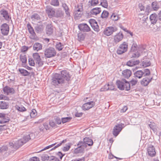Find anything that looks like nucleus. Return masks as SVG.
Masks as SVG:
<instances>
[{
  "mask_svg": "<svg viewBox=\"0 0 161 161\" xmlns=\"http://www.w3.org/2000/svg\"><path fill=\"white\" fill-rule=\"evenodd\" d=\"M3 90L4 94H6L7 95L9 94H13L15 93V91L13 88L8 86H6L4 87Z\"/></svg>",
  "mask_w": 161,
  "mask_h": 161,
  "instance_id": "obj_14",
  "label": "nucleus"
},
{
  "mask_svg": "<svg viewBox=\"0 0 161 161\" xmlns=\"http://www.w3.org/2000/svg\"><path fill=\"white\" fill-rule=\"evenodd\" d=\"M46 13L49 18L54 17L55 11V9L51 6H47L45 8Z\"/></svg>",
  "mask_w": 161,
  "mask_h": 161,
  "instance_id": "obj_7",
  "label": "nucleus"
},
{
  "mask_svg": "<svg viewBox=\"0 0 161 161\" xmlns=\"http://www.w3.org/2000/svg\"><path fill=\"white\" fill-rule=\"evenodd\" d=\"M46 32L47 34L49 36L52 35L53 32V28L51 24L47 25L46 27Z\"/></svg>",
  "mask_w": 161,
  "mask_h": 161,
  "instance_id": "obj_18",
  "label": "nucleus"
},
{
  "mask_svg": "<svg viewBox=\"0 0 161 161\" xmlns=\"http://www.w3.org/2000/svg\"><path fill=\"white\" fill-rule=\"evenodd\" d=\"M137 46L136 43L133 42L131 47L130 54L131 55V57L138 58L140 54L137 52Z\"/></svg>",
  "mask_w": 161,
  "mask_h": 161,
  "instance_id": "obj_5",
  "label": "nucleus"
},
{
  "mask_svg": "<svg viewBox=\"0 0 161 161\" xmlns=\"http://www.w3.org/2000/svg\"><path fill=\"white\" fill-rule=\"evenodd\" d=\"M8 149V147L6 146H3L0 147V153H3L7 151Z\"/></svg>",
  "mask_w": 161,
  "mask_h": 161,
  "instance_id": "obj_55",
  "label": "nucleus"
},
{
  "mask_svg": "<svg viewBox=\"0 0 161 161\" xmlns=\"http://www.w3.org/2000/svg\"><path fill=\"white\" fill-rule=\"evenodd\" d=\"M85 35L81 33H79L78 34V40L80 41H83L85 38Z\"/></svg>",
  "mask_w": 161,
  "mask_h": 161,
  "instance_id": "obj_44",
  "label": "nucleus"
},
{
  "mask_svg": "<svg viewBox=\"0 0 161 161\" xmlns=\"http://www.w3.org/2000/svg\"><path fill=\"white\" fill-rule=\"evenodd\" d=\"M52 84L56 86L58 84H62L64 83V79H63L60 74L56 73L54 75L52 78Z\"/></svg>",
  "mask_w": 161,
  "mask_h": 161,
  "instance_id": "obj_3",
  "label": "nucleus"
},
{
  "mask_svg": "<svg viewBox=\"0 0 161 161\" xmlns=\"http://www.w3.org/2000/svg\"><path fill=\"white\" fill-rule=\"evenodd\" d=\"M35 60L32 58H29L28 59V62L30 65L34 66L35 64Z\"/></svg>",
  "mask_w": 161,
  "mask_h": 161,
  "instance_id": "obj_52",
  "label": "nucleus"
},
{
  "mask_svg": "<svg viewBox=\"0 0 161 161\" xmlns=\"http://www.w3.org/2000/svg\"><path fill=\"white\" fill-rule=\"evenodd\" d=\"M36 63L39 67H42L44 64V61L41 59V58L36 61Z\"/></svg>",
  "mask_w": 161,
  "mask_h": 161,
  "instance_id": "obj_51",
  "label": "nucleus"
},
{
  "mask_svg": "<svg viewBox=\"0 0 161 161\" xmlns=\"http://www.w3.org/2000/svg\"><path fill=\"white\" fill-rule=\"evenodd\" d=\"M42 45L38 42H36L35 43L33 46V49L34 51H38L42 49Z\"/></svg>",
  "mask_w": 161,
  "mask_h": 161,
  "instance_id": "obj_23",
  "label": "nucleus"
},
{
  "mask_svg": "<svg viewBox=\"0 0 161 161\" xmlns=\"http://www.w3.org/2000/svg\"><path fill=\"white\" fill-rule=\"evenodd\" d=\"M84 142L87 144L89 146H91L93 145V142L92 140L89 137H86L83 139Z\"/></svg>",
  "mask_w": 161,
  "mask_h": 161,
  "instance_id": "obj_30",
  "label": "nucleus"
},
{
  "mask_svg": "<svg viewBox=\"0 0 161 161\" xmlns=\"http://www.w3.org/2000/svg\"><path fill=\"white\" fill-rule=\"evenodd\" d=\"M147 151L148 154L150 156L153 157L155 155V150L153 146L150 145L147 148Z\"/></svg>",
  "mask_w": 161,
  "mask_h": 161,
  "instance_id": "obj_17",
  "label": "nucleus"
},
{
  "mask_svg": "<svg viewBox=\"0 0 161 161\" xmlns=\"http://www.w3.org/2000/svg\"><path fill=\"white\" fill-rule=\"evenodd\" d=\"M8 107V103L4 101L0 102V108L2 109H6Z\"/></svg>",
  "mask_w": 161,
  "mask_h": 161,
  "instance_id": "obj_31",
  "label": "nucleus"
},
{
  "mask_svg": "<svg viewBox=\"0 0 161 161\" xmlns=\"http://www.w3.org/2000/svg\"><path fill=\"white\" fill-rule=\"evenodd\" d=\"M45 57L47 58H50L55 56L56 52L55 48L52 47L46 48L44 50Z\"/></svg>",
  "mask_w": 161,
  "mask_h": 161,
  "instance_id": "obj_2",
  "label": "nucleus"
},
{
  "mask_svg": "<svg viewBox=\"0 0 161 161\" xmlns=\"http://www.w3.org/2000/svg\"><path fill=\"white\" fill-rule=\"evenodd\" d=\"M144 76L149 75L150 74V72L149 69H146L144 70Z\"/></svg>",
  "mask_w": 161,
  "mask_h": 161,
  "instance_id": "obj_60",
  "label": "nucleus"
},
{
  "mask_svg": "<svg viewBox=\"0 0 161 161\" xmlns=\"http://www.w3.org/2000/svg\"><path fill=\"white\" fill-rule=\"evenodd\" d=\"M137 82V80H136L132 79L130 81V85L131 84L132 86H134L136 85Z\"/></svg>",
  "mask_w": 161,
  "mask_h": 161,
  "instance_id": "obj_59",
  "label": "nucleus"
},
{
  "mask_svg": "<svg viewBox=\"0 0 161 161\" xmlns=\"http://www.w3.org/2000/svg\"><path fill=\"white\" fill-rule=\"evenodd\" d=\"M111 19L114 21H117L119 19V17L114 14H113L111 15Z\"/></svg>",
  "mask_w": 161,
  "mask_h": 161,
  "instance_id": "obj_56",
  "label": "nucleus"
},
{
  "mask_svg": "<svg viewBox=\"0 0 161 161\" xmlns=\"http://www.w3.org/2000/svg\"><path fill=\"white\" fill-rule=\"evenodd\" d=\"M49 161H60V160L56 157L52 156L50 157Z\"/></svg>",
  "mask_w": 161,
  "mask_h": 161,
  "instance_id": "obj_63",
  "label": "nucleus"
},
{
  "mask_svg": "<svg viewBox=\"0 0 161 161\" xmlns=\"http://www.w3.org/2000/svg\"><path fill=\"white\" fill-rule=\"evenodd\" d=\"M63 79H64V82L65 80L69 81L70 80L71 75L69 72L67 70H63L61 71L60 74Z\"/></svg>",
  "mask_w": 161,
  "mask_h": 161,
  "instance_id": "obj_9",
  "label": "nucleus"
},
{
  "mask_svg": "<svg viewBox=\"0 0 161 161\" xmlns=\"http://www.w3.org/2000/svg\"><path fill=\"white\" fill-rule=\"evenodd\" d=\"M16 108L20 112H23L26 110L25 108L22 106H17L16 107Z\"/></svg>",
  "mask_w": 161,
  "mask_h": 161,
  "instance_id": "obj_57",
  "label": "nucleus"
},
{
  "mask_svg": "<svg viewBox=\"0 0 161 161\" xmlns=\"http://www.w3.org/2000/svg\"><path fill=\"white\" fill-rule=\"evenodd\" d=\"M29 48L28 47L24 46L21 48V51L22 52H25L28 50Z\"/></svg>",
  "mask_w": 161,
  "mask_h": 161,
  "instance_id": "obj_61",
  "label": "nucleus"
},
{
  "mask_svg": "<svg viewBox=\"0 0 161 161\" xmlns=\"http://www.w3.org/2000/svg\"><path fill=\"white\" fill-rule=\"evenodd\" d=\"M1 118V119L0 120V123L1 124L8 122L10 120L9 117L5 114H4V116H2Z\"/></svg>",
  "mask_w": 161,
  "mask_h": 161,
  "instance_id": "obj_28",
  "label": "nucleus"
},
{
  "mask_svg": "<svg viewBox=\"0 0 161 161\" xmlns=\"http://www.w3.org/2000/svg\"><path fill=\"white\" fill-rule=\"evenodd\" d=\"M19 71L22 75L24 76H28L30 74V72L23 69H19Z\"/></svg>",
  "mask_w": 161,
  "mask_h": 161,
  "instance_id": "obj_32",
  "label": "nucleus"
},
{
  "mask_svg": "<svg viewBox=\"0 0 161 161\" xmlns=\"http://www.w3.org/2000/svg\"><path fill=\"white\" fill-rule=\"evenodd\" d=\"M34 134L33 133H31L28 135L25 136L22 139L25 143L29 141V140L34 138Z\"/></svg>",
  "mask_w": 161,
  "mask_h": 161,
  "instance_id": "obj_21",
  "label": "nucleus"
},
{
  "mask_svg": "<svg viewBox=\"0 0 161 161\" xmlns=\"http://www.w3.org/2000/svg\"><path fill=\"white\" fill-rule=\"evenodd\" d=\"M109 13L106 10H104L102 13L101 17L102 18H106L108 16Z\"/></svg>",
  "mask_w": 161,
  "mask_h": 161,
  "instance_id": "obj_48",
  "label": "nucleus"
},
{
  "mask_svg": "<svg viewBox=\"0 0 161 161\" xmlns=\"http://www.w3.org/2000/svg\"><path fill=\"white\" fill-rule=\"evenodd\" d=\"M123 34L119 32L115 35L114 37V42L115 44L122 40L123 37Z\"/></svg>",
  "mask_w": 161,
  "mask_h": 161,
  "instance_id": "obj_15",
  "label": "nucleus"
},
{
  "mask_svg": "<svg viewBox=\"0 0 161 161\" xmlns=\"http://www.w3.org/2000/svg\"><path fill=\"white\" fill-rule=\"evenodd\" d=\"M71 119L72 118L71 117L62 118L61 119V120L63 123L64 124L69 122Z\"/></svg>",
  "mask_w": 161,
  "mask_h": 161,
  "instance_id": "obj_46",
  "label": "nucleus"
},
{
  "mask_svg": "<svg viewBox=\"0 0 161 161\" xmlns=\"http://www.w3.org/2000/svg\"><path fill=\"white\" fill-rule=\"evenodd\" d=\"M0 13L2 16L6 20L9 21L10 19H11V18L10 15H9L8 13L6 10L3 9L0 11Z\"/></svg>",
  "mask_w": 161,
  "mask_h": 161,
  "instance_id": "obj_16",
  "label": "nucleus"
},
{
  "mask_svg": "<svg viewBox=\"0 0 161 161\" xmlns=\"http://www.w3.org/2000/svg\"><path fill=\"white\" fill-rule=\"evenodd\" d=\"M142 65L144 67H147L151 65L150 61L148 60H144L142 62Z\"/></svg>",
  "mask_w": 161,
  "mask_h": 161,
  "instance_id": "obj_47",
  "label": "nucleus"
},
{
  "mask_svg": "<svg viewBox=\"0 0 161 161\" xmlns=\"http://www.w3.org/2000/svg\"><path fill=\"white\" fill-rule=\"evenodd\" d=\"M78 27L80 30L83 32H88L91 31L90 27L85 23H82L79 25Z\"/></svg>",
  "mask_w": 161,
  "mask_h": 161,
  "instance_id": "obj_11",
  "label": "nucleus"
},
{
  "mask_svg": "<svg viewBox=\"0 0 161 161\" xmlns=\"http://www.w3.org/2000/svg\"><path fill=\"white\" fill-rule=\"evenodd\" d=\"M41 158L43 161H45V160H48V161H49L50 157H49L47 154H43L41 156Z\"/></svg>",
  "mask_w": 161,
  "mask_h": 161,
  "instance_id": "obj_43",
  "label": "nucleus"
},
{
  "mask_svg": "<svg viewBox=\"0 0 161 161\" xmlns=\"http://www.w3.org/2000/svg\"><path fill=\"white\" fill-rule=\"evenodd\" d=\"M116 84L118 88L121 90H123L125 89L128 91L130 89V83L124 79H122L121 80H117Z\"/></svg>",
  "mask_w": 161,
  "mask_h": 161,
  "instance_id": "obj_1",
  "label": "nucleus"
},
{
  "mask_svg": "<svg viewBox=\"0 0 161 161\" xmlns=\"http://www.w3.org/2000/svg\"><path fill=\"white\" fill-rule=\"evenodd\" d=\"M39 159L38 158L36 157H33L29 159V161H39Z\"/></svg>",
  "mask_w": 161,
  "mask_h": 161,
  "instance_id": "obj_62",
  "label": "nucleus"
},
{
  "mask_svg": "<svg viewBox=\"0 0 161 161\" xmlns=\"http://www.w3.org/2000/svg\"><path fill=\"white\" fill-rule=\"evenodd\" d=\"M128 48V43L124 42L119 46L117 50V53L119 55L122 54L127 51Z\"/></svg>",
  "mask_w": 161,
  "mask_h": 161,
  "instance_id": "obj_4",
  "label": "nucleus"
},
{
  "mask_svg": "<svg viewBox=\"0 0 161 161\" xmlns=\"http://www.w3.org/2000/svg\"><path fill=\"white\" fill-rule=\"evenodd\" d=\"M31 18L33 21L39 20L41 19L40 15L36 13L33 14L31 16Z\"/></svg>",
  "mask_w": 161,
  "mask_h": 161,
  "instance_id": "obj_29",
  "label": "nucleus"
},
{
  "mask_svg": "<svg viewBox=\"0 0 161 161\" xmlns=\"http://www.w3.org/2000/svg\"><path fill=\"white\" fill-rule=\"evenodd\" d=\"M64 13L63 11L61 10H58L55 12L54 17L57 18H63L64 16Z\"/></svg>",
  "mask_w": 161,
  "mask_h": 161,
  "instance_id": "obj_24",
  "label": "nucleus"
},
{
  "mask_svg": "<svg viewBox=\"0 0 161 161\" xmlns=\"http://www.w3.org/2000/svg\"><path fill=\"white\" fill-rule=\"evenodd\" d=\"M124 124H117L115 125L113 129V134L115 136H117L124 127Z\"/></svg>",
  "mask_w": 161,
  "mask_h": 161,
  "instance_id": "obj_6",
  "label": "nucleus"
},
{
  "mask_svg": "<svg viewBox=\"0 0 161 161\" xmlns=\"http://www.w3.org/2000/svg\"><path fill=\"white\" fill-rule=\"evenodd\" d=\"M126 65L129 66H132L135 65V63L133 61L130 60L127 62Z\"/></svg>",
  "mask_w": 161,
  "mask_h": 161,
  "instance_id": "obj_58",
  "label": "nucleus"
},
{
  "mask_svg": "<svg viewBox=\"0 0 161 161\" xmlns=\"http://www.w3.org/2000/svg\"><path fill=\"white\" fill-rule=\"evenodd\" d=\"M122 75L123 77L128 79L131 75L132 72L129 69H126L122 71Z\"/></svg>",
  "mask_w": 161,
  "mask_h": 161,
  "instance_id": "obj_20",
  "label": "nucleus"
},
{
  "mask_svg": "<svg viewBox=\"0 0 161 161\" xmlns=\"http://www.w3.org/2000/svg\"><path fill=\"white\" fill-rule=\"evenodd\" d=\"M101 5L103 7L106 8L108 6V2L107 0H101Z\"/></svg>",
  "mask_w": 161,
  "mask_h": 161,
  "instance_id": "obj_45",
  "label": "nucleus"
},
{
  "mask_svg": "<svg viewBox=\"0 0 161 161\" xmlns=\"http://www.w3.org/2000/svg\"><path fill=\"white\" fill-rule=\"evenodd\" d=\"M109 84H107L104 85L103 87L100 90L101 92L109 90Z\"/></svg>",
  "mask_w": 161,
  "mask_h": 161,
  "instance_id": "obj_50",
  "label": "nucleus"
},
{
  "mask_svg": "<svg viewBox=\"0 0 161 161\" xmlns=\"http://www.w3.org/2000/svg\"><path fill=\"white\" fill-rule=\"evenodd\" d=\"M1 32L3 36H7L9 31V25L6 23L3 24L1 26Z\"/></svg>",
  "mask_w": 161,
  "mask_h": 161,
  "instance_id": "obj_8",
  "label": "nucleus"
},
{
  "mask_svg": "<svg viewBox=\"0 0 161 161\" xmlns=\"http://www.w3.org/2000/svg\"><path fill=\"white\" fill-rule=\"evenodd\" d=\"M50 4L53 6L57 7L59 6V3L58 0H51Z\"/></svg>",
  "mask_w": 161,
  "mask_h": 161,
  "instance_id": "obj_39",
  "label": "nucleus"
},
{
  "mask_svg": "<svg viewBox=\"0 0 161 161\" xmlns=\"http://www.w3.org/2000/svg\"><path fill=\"white\" fill-rule=\"evenodd\" d=\"M117 29L113 27H109L106 28L103 31V34L107 36H109L116 31Z\"/></svg>",
  "mask_w": 161,
  "mask_h": 161,
  "instance_id": "obj_12",
  "label": "nucleus"
},
{
  "mask_svg": "<svg viewBox=\"0 0 161 161\" xmlns=\"http://www.w3.org/2000/svg\"><path fill=\"white\" fill-rule=\"evenodd\" d=\"M27 26L29 32H32L34 31L33 28L30 24H28L27 25Z\"/></svg>",
  "mask_w": 161,
  "mask_h": 161,
  "instance_id": "obj_64",
  "label": "nucleus"
},
{
  "mask_svg": "<svg viewBox=\"0 0 161 161\" xmlns=\"http://www.w3.org/2000/svg\"><path fill=\"white\" fill-rule=\"evenodd\" d=\"M24 143H25L22 139H21L16 141L15 142L14 144L16 147H19L23 145Z\"/></svg>",
  "mask_w": 161,
  "mask_h": 161,
  "instance_id": "obj_35",
  "label": "nucleus"
},
{
  "mask_svg": "<svg viewBox=\"0 0 161 161\" xmlns=\"http://www.w3.org/2000/svg\"><path fill=\"white\" fill-rule=\"evenodd\" d=\"M37 114L36 110L35 109H33L30 113V116L31 118L35 117Z\"/></svg>",
  "mask_w": 161,
  "mask_h": 161,
  "instance_id": "obj_53",
  "label": "nucleus"
},
{
  "mask_svg": "<svg viewBox=\"0 0 161 161\" xmlns=\"http://www.w3.org/2000/svg\"><path fill=\"white\" fill-rule=\"evenodd\" d=\"M84 151V148L82 147H78L75 150V153H83Z\"/></svg>",
  "mask_w": 161,
  "mask_h": 161,
  "instance_id": "obj_41",
  "label": "nucleus"
},
{
  "mask_svg": "<svg viewBox=\"0 0 161 161\" xmlns=\"http://www.w3.org/2000/svg\"><path fill=\"white\" fill-rule=\"evenodd\" d=\"M56 124H60L62 122L61 119L58 116L55 117L53 119Z\"/></svg>",
  "mask_w": 161,
  "mask_h": 161,
  "instance_id": "obj_49",
  "label": "nucleus"
},
{
  "mask_svg": "<svg viewBox=\"0 0 161 161\" xmlns=\"http://www.w3.org/2000/svg\"><path fill=\"white\" fill-rule=\"evenodd\" d=\"M152 78V77L148 78V77H146L143 78L142 80L141 81V85L145 86H147L151 81Z\"/></svg>",
  "mask_w": 161,
  "mask_h": 161,
  "instance_id": "obj_22",
  "label": "nucleus"
},
{
  "mask_svg": "<svg viewBox=\"0 0 161 161\" xmlns=\"http://www.w3.org/2000/svg\"><path fill=\"white\" fill-rule=\"evenodd\" d=\"M49 125L52 128H57V125L53 119L49 120Z\"/></svg>",
  "mask_w": 161,
  "mask_h": 161,
  "instance_id": "obj_40",
  "label": "nucleus"
},
{
  "mask_svg": "<svg viewBox=\"0 0 161 161\" xmlns=\"http://www.w3.org/2000/svg\"><path fill=\"white\" fill-rule=\"evenodd\" d=\"M64 45L60 42H57L56 45V48L58 51H61L64 48Z\"/></svg>",
  "mask_w": 161,
  "mask_h": 161,
  "instance_id": "obj_36",
  "label": "nucleus"
},
{
  "mask_svg": "<svg viewBox=\"0 0 161 161\" xmlns=\"http://www.w3.org/2000/svg\"><path fill=\"white\" fill-rule=\"evenodd\" d=\"M67 142V140L66 139H65V140H63L62 142H60L58 144H57L56 145L55 147H54L51 150H53L56 148L60 146L62 143H65Z\"/></svg>",
  "mask_w": 161,
  "mask_h": 161,
  "instance_id": "obj_54",
  "label": "nucleus"
},
{
  "mask_svg": "<svg viewBox=\"0 0 161 161\" xmlns=\"http://www.w3.org/2000/svg\"><path fill=\"white\" fill-rule=\"evenodd\" d=\"M62 7L64 10L65 13L66 15L68 16H70V13L69 11V9L66 4L65 3H63Z\"/></svg>",
  "mask_w": 161,
  "mask_h": 161,
  "instance_id": "obj_33",
  "label": "nucleus"
},
{
  "mask_svg": "<svg viewBox=\"0 0 161 161\" xmlns=\"http://www.w3.org/2000/svg\"><path fill=\"white\" fill-rule=\"evenodd\" d=\"M95 103L93 101H91L84 103L82 106V109L84 110H86L91 108L94 106Z\"/></svg>",
  "mask_w": 161,
  "mask_h": 161,
  "instance_id": "obj_13",
  "label": "nucleus"
},
{
  "mask_svg": "<svg viewBox=\"0 0 161 161\" xmlns=\"http://www.w3.org/2000/svg\"><path fill=\"white\" fill-rule=\"evenodd\" d=\"M101 10L100 8H93L90 11L91 14L92 15H96L99 14Z\"/></svg>",
  "mask_w": 161,
  "mask_h": 161,
  "instance_id": "obj_27",
  "label": "nucleus"
},
{
  "mask_svg": "<svg viewBox=\"0 0 161 161\" xmlns=\"http://www.w3.org/2000/svg\"><path fill=\"white\" fill-rule=\"evenodd\" d=\"M44 28V26L42 24H37L35 27L34 28L36 32L39 33L43 31Z\"/></svg>",
  "mask_w": 161,
  "mask_h": 161,
  "instance_id": "obj_26",
  "label": "nucleus"
},
{
  "mask_svg": "<svg viewBox=\"0 0 161 161\" xmlns=\"http://www.w3.org/2000/svg\"><path fill=\"white\" fill-rule=\"evenodd\" d=\"M19 59L23 64H25L26 63L27 59L26 55L21 54L19 56Z\"/></svg>",
  "mask_w": 161,
  "mask_h": 161,
  "instance_id": "obj_38",
  "label": "nucleus"
},
{
  "mask_svg": "<svg viewBox=\"0 0 161 161\" xmlns=\"http://www.w3.org/2000/svg\"><path fill=\"white\" fill-rule=\"evenodd\" d=\"M152 7L154 10H157L159 8L158 3L155 2H153L152 3Z\"/></svg>",
  "mask_w": 161,
  "mask_h": 161,
  "instance_id": "obj_37",
  "label": "nucleus"
},
{
  "mask_svg": "<svg viewBox=\"0 0 161 161\" xmlns=\"http://www.w3.org/2000/svg\"><path fill=\"white\" fill-rule=\"evenodd\" d=\"M134 77L140 79L144 75V73L142 70H137L134 73Z\"/></svg>",
  "mask_w": 161,
  "mask_h": 161,
  "instance_id": "obj_25",
  "label": "nucleus"
},
{
  "mask_svg": "<svg viewBox=\"0 0 161 161\" xmlns=\"http://www.w3.org/2000/svg\"><path fill=\"white\" fill-rule=\"evenodd\" d=\"M89 22L91 27L95 31L98 32L99 31V26L95 19H91L89 20Z\"/></svg>",
  "mask_w": 161,
  "mask_h": 161,
  "instance_id": "obj_10",
  "label": "nucleus"
},
{
  "mask_svg": "<svg viewBox=\"0 0 161 161\" xmlns=\"http://www.w3.org/2000/svg\"><path fill=\"white\" fill-rule=\"evenodd\" d=\"M98 0H91L88 2L89 7L94 6L98 3Z\"/></svg>",
  "mask_w": 161,
  "mask_h": 161,
  "instance_id": "obj_34",
  "label": "nucleus"
},
{
  "mask_svg": "<svg viewBox=\"0 0 161 161\" xmlns=\"http://www.w3.org/2000/svg\"><path fill=\"white\" fill-rule=\"evenodd\" d=\"M158 19L157 15L155 14H152L150 16V20L151 24L154 25Z\"/></svg>",
  "mask_w": 161,
  "mask_h": 161,
  "instance_id": "obj_19",
  "label": "nucleus"
},
{
  "mask_svg": "<svg viewBox=\"0 0 161 161\" xmlns=\"http://www.w3.org/2000/svg\"><path fill=\"white\" fill-rule=\"evenodd\" d=\"M32 56L35 62L41 58L40 56L38 53H33Z\"/></svg>",
  "mask_w": 161,
  "mask_h": 161,
  "instance_id": "obj_42",
  "label": "nucleus"
}]
</instances>
